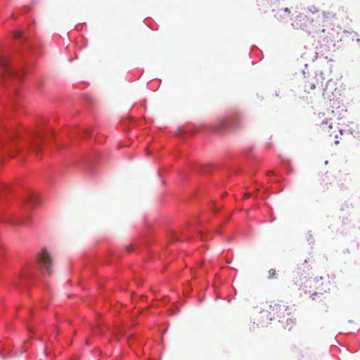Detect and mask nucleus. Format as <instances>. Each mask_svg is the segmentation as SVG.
<instances>
[{
    "label": "nucleus",
    "mask_w": 360,
    "mask_h": 360,
    "mask_svg": "<svg viewBox=\"0 0 360 360\" xmlns=\"http://www.w3.org/2000/svg\"><path fill=\"white\" fill-rule=\"evenodd\" d=\"M269 274L271 276H274L276 274V271L274 269H271L269 271Z\"/></svg>",
    "instance_id": "7"
},
{
    "label": "nucleus",
    "mask_w": 360,
    "mask_h": 360,
    "mask_svg": "<svg viewBox=\"0 0 360 360\" xmlns=\"http://www.w3.org/2000/svg\"><path fill=\"white\" fill-rule=\"evenodd\" d=\"M43 139V136L39 133H35L32 135H30L29 138H27L25 141L26 143L32 145L35 148L36 150H38L39 144L41 141Z\"/></svg>",
    "instance_id": "2"
},
{
    "label": "nucleus",
    "mask_w": 360,
    "mask_h": 360,
    "mask_svg": "<svg viewBox=\"0 0 360 360\" xmlns=\"http://www.w3.org/2000/svg\"><path fill=\"white\" fill-rule=\"evenodd\" d=\"M38 260L41 267L44 271H49L51 269L53 265V259L46 249L41 250L38 255Z\"/></svg>",
    "instance_id": "1"
},
{
    "label": "nucleus",
    "mask_w": 360,
    "mask_h": 360,
    "mask_svg": "<svg viewBox=\"0 0 360 360\" xmlns=\"http://www.w3.org/2000/svg\"><path fill=\"white\" fill-rule=\"evenodd\" d=\"M285 12H288V11H289V9H288V8H285Z\"/></svg>",
    "instance_id": "8"
},
{
    "label": "nucleus",
    "mask_w": 360,
    "mask_h": 360,
    "mask_svg": "<svg viewBox=\"0 0 360 360\" xmlns=\"http://www.w3.org/2000/svg\"><path fill=\"white\" fill-rule=\"evenodd\" d=\"M338 143H339V141L338 140L335 141V144H338Z\"/></svg>",
    "instance_id": "9"
},
{
    "label": "nucleus",
    "mask_w": 360,
    "mask_h": 360,
    "mask_svg": "<svg viewBox=\"0 0 360 360\" xmlns=\"http://www.w3.org/2000/svg\"><path fill=\"white\" fill-rule=\"evenodd\" d=\"M21 35H22V32L20 30L16 31L15 33V37H20Z\"/></svg>",
    "instance_id": "6"
},
{
    "label": "nucleus",
    "mask_w": 360,
    "mask_h": 360,
    "mask_svg": "<svg viewBox=\"0 0 360 360\" xmlns=\"http://www.w3.org/2000/svg\"><path fill=\"white\" fill-rule=\"evenodd\" d=\"M321 127L322 128H326V127L328 128V129H331L332 128V123H328V121H323L321 124Z\"/></svg>",
    "instance_id": "4"
},
{
    "label": "nucleus",
    "mask_w": 360,
    "mask_h": 360,
    "mask_svg": "<svg viewBox=\"0 0 360 360\" xmlns=\"http://www.w3.org/2000/svg\"><path fill=\"white\" fill-rule=\"evenodd\" d=\"M16 135H11L9 137L6 139H3L0 136V146H6L7 142L12 143L13 140L16 138Z\"/></svg>",
    "instance_id": "3"
},
{
    "label": "nucleus",
    "mask_w": 360,
    "mask_h": 360,
    "mask_svg": "<svg viewBox=\"0 0 360 360\" xmlns=\"http://www.w3.org/2000/svg\"><path fill=\"white\" fill-rule=\"evenodd\" d=\"M219 131H223V129H219Z\"/></svg>",
    "instance_id": "10"
},
{
    "label": "nucleus",
    "mask_w": 360,
    "mask_h": 360,
    "mask_svg": "<svg viewBox=\"0 0 360 360\" xmlns=\"http://www.w3.org/2000/svg\"><path fill=\"white\" fill-rule=\"evenodd\" d=\"M308 9L312 13H315L319 11V9L315 6H311L309 7Z\"/></svg>",
    "instance_id": "5"
}]
</instances>
